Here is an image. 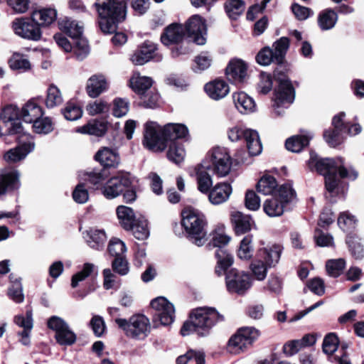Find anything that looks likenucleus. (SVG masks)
<instances>
[{
	"mask_svg": "<svg viewBox=\"0 0 364 364\" xmlns=\"http://www.w3.org/2000/svg\"><path fill=\"white\" fill-rule=\"evenodd\" d=\"M308 166L311 170H316L325 177V186L329 197H335L343 194L345 185L341 178H349L354 180L358 176V173L353 170H348L342 158L319 159L314 152L310 154Z\"/></svg>",
	"mask_w": 364,
	"mask_h": 364,
	"instance_id": "1",
	"label": "nucleus"
},
{
	"mask_svg": "<svg viewBox=\"0 0 364 364\" xmlns=\"http://www.w3.org/2000/svg\"><path fill=\"white\" fill-rule=\"evenodd\" d=\"M232 159L224 147H215L208 152L203 161L194 167L196 180L200 182V188L206 191L213 183V173L219 178L225 177L230 172Z\"/></svg>",
	"mask_w": 364,
	"mask_h": 364,
	"instance_id": "2",
	"label": "nucleus"
},
{
	"mask_svg": "<svg viewBox=\"0 0 364 364\" xmlns=\"http://www.w3.org/2000/svg\"><path fill=\"white\" fill-rule=\"evenodd\" d=\"M188 129L183 124H168L164 127L157 122L148 121L144 124L142 144L154 152H162L167 146V141L185 138Z\"/></svg>",
	"mask_w": 364,
	"mask_h": 364,
	"instance_id": "3",
	"label": "nucleus"
},
{
	"mask_svg": "<svg viewBox=\"0 0 364 364\" xmlns=\"http://www.w3.org/2000/svg\"><path fill=\"white\" fill-rule=\"evenodd\" d=\"M224 320L215 308L199 307L190 314L189 319L181 327V333L183 336L196 333L198 336L203 337L209 335L211 328L218 323Z\"/></svg>",
	"mask_w": 364,
	"mask_h": 364,
	"instance_id": "4",
	"label": "nucleus"
},
{
	"mask_svg": "<svg viewBox=\"0 0 364 364\" xmlns=\"http://www.w3.org/2000/svg\"><path fill=\"white\" fill-rule=\"evenodd\" d=\"M94 6L101 31L104 33H112L117 30V24L126 18L127 0H98Z\"/></svg>",
	"mask_w": 364,
	"mask_h": 364,
	"instance_id": "5",
	"label": "nucleus"
},
{
	"mask_svg": "<svg viewBox=\"0 0 364 364\" xmlns=\"http://www.w3.org/2000/svg\"><path fill=\"white\" fill-rule=\"evenodd\" d=\"M182 226L190 240L197 246H202L207 240L205 216L198 210L186 208L182 212Z\"/></svg>",
	"mask_w": 364,
	"mask_h": 364,
	"instance_id": "6",
	"label": "nucleus"
},
{
	"mask_svg": "<svg viewBox=\"0 0 364 364\" xmlns=\"http://www.w3.org/2000/svg\"><path fill=\"white\" fill-rule=\"evenodd\" d=\"M115 323L125 335L136 340H143L151 331L149 319L143 314H134L129 319L116 318Z\"/></svg>",
	"mask_w": 364,
	"mask_h": 364,
	"instance_id": "7",
	"label": "nucleus"
},
{
	"mask_svg": "<svg viewBox=\"0 0 364 364\" xmlns=\"http://www.w3.org/2000/svg\"><path fill=\"white\" fill-rule=\"evenodd\" d=\"M228 139L232 142L243 140L250 155L257 156L262 151V143L257 131L240 126H234L228 130Z\"/></svg>",
	"mask_w": 364,
	"mask_h": 364,
	"instance_id": "8",
	"label": "nucleus"
},
{
	"mask_svg": "<svg viewBox=\"0 0 364 364\" xmlns=\"http://www.w3.org/2000/svg\"><path fill=\"white\" fill-rule=\"evenodd\" d=\"M278 87L275 90L272 107L274 112L279 116L293 103L295 91L291 81L286 77H278Z\"/></svg>",
	"mask_w": 364,
	"mask_h": 364,
	"instance_id": "9",
	"label": "nucleus"
},
{
	"mask_svg": "<svg viewBox=\"0 0 364 364\" xmlns=\"http://www.w3.org/2000/svg\"><path fill=\"white\" fill-rule=\"evenodd\" d=\"M259 336V331L254 327L240 328L229 339L228 350L234 354L242 353L249 348Z\"/></svg>",
	"mask_w": 364,
	"mask_h": 364,
	"instance_id": "10",
	"label": "nucleus"
},
{
	"mask_svg": "<svg viewBox=\"0 0 364 364\" xmlns=\"http://www.w3.org/2000/svg\"><path fill=\"white\" fill-rule=\"evenodd\" d=\"M12 29L18 36L33 41H39L42 37V31L38 23L30 17L15 18L11 23Z\"/></svg>",
	"mask_w": 364,
	"mask_h": 364,
	"instance_id": "11",
	"label": "nucleus"
},
{
	"mask_svg": "<svg viewBox=\"0 0 364 364\" xmlns=\"http://www.w3.org/2000/svg\"><path fill=\"white\" fill-rule=\"evenodd\" d=\"M47 324L50 329L55 331V338L60 345L71 346L75 343L76 334L62 318L53 316L48 320Z\"/></svg>",
	"mask_w": 364,
	"mask_h": 364,
	"instance_id": "12",
	"label": "nucleus"
},
{
	"mask_svg": "<svg viewBox=\"0 0 364 364\" xmlns=\"http://www.w3.org/2000/svg\"><path fill=\"white\" fill-rule=\"evenodd\" d=\"M151 306L156 311L153 318L156 326H158L159 324L168 326L173 322L175 309L166 298L159 296L151 301Z\"/></svg>",
	"mask_w": 364,
	"mask_h": 364,
	"instance_id": "13",
	"label": "nucleus"
},
{
	"mask_svg": "<svg viewBox=\"0 0 364 364\" xmlns=\"http://www.w3.org/2000/svg\"><path fill=\"white\" fill-rule=\"evenodd\" d=\"M225 282L228 291L238 294H243L252 285L250 276L236 269H231L226 273Z\"/></svg>",
	"mask_w": 364,
	"mask_h": 364,
	"instance_id": "14",
	"label": "nucleus"
},
{
	"mask_svg": "<svg viewBox=\"0 0 364 364\" xmlns=\"http://www.w3.org/2000/svg\"><path fill=\"white\" fill-rule=\"evenodd\" d=\"M196 182L198 190L203 194H208L209 202L214 205L226 202L232 192V186L228 183L220 182L214 186L212 184L208 187L206 191H204L200 188L199 181L196 180Z\"/></svg>",
	"mask_w": 364,
	"mask_h": 364,
	"instance_id": "15",
	"label": "nucleus"
},
{
	"mask_svg": "<svg viewBox=\"0 0 364 364\" xmlns=\"http://www.w3.org/2000/svg\"><path fill=\"white\" fill-rule=\"evenodd\" d=\"M185 28V33L195 43L204 45L206 42V26L203 19L198 15H194L188 19Z\"/></svg>",
	"mask_w": 364,
	"mask_h": 364,
	"instance_id": "16",
	"label": "nucleus"
},
{
	"mask_svg": "<svg viewBox=\"0 0 364 364\" xmlns=\"http://www.w3.org/2000/svg\"><path fill=\"white\" fill-rule=\"evenodd\" d=\"M132 186V181L128 174L120 173L111 178L104 187L102 193L107 198H114Z\"/></svg>",
	"mask_w": 364,
	"mask_h": 364,
	"instance_id": "17",
	"label": "nucleus"
},
{
	"mask_svg": "<svg viewBox=\"0 0 364 364\" xmlns=\"http://www.w3.org/2000/svg\"><path fill=\"white\" fill-rule=\"evenodd\" d=\"M345 112H341L338 115L334 116L332 120L333 129L326 130L323 134L326 141L333 147L340 144L343 141V132H345L343 129V118L345 117Z\"/></svg>",
	"mask_w": 364,
	"mask_h": 364,
	"instance_id": "18",
	"label": "nucleus"
},
{
	"mask_svg": "<svg viewBox=\"0 0 364 364\" xmlns=\"http://www.w3.org/2000/svg\"><path fill=\"white\" fill-rule=\"evenodd\" d=\"M225 74L233 83H242L247 77V65L242 60L233 59L228 63Z\"/></svg>",
	"mask_w": 364,
	"mask_h": 364,
	"instance_id": "19",
	"label": "nucleus"
},
{
	"mask_svg": "<svg viewBox=\"0 0 364 364\" xmlns=\"http://www.w3.org/2000/svg\"><path fill=\"white\" fill-rule=\"evenodd\" d=\"M156 46L150 41H145L133 53L131 60L134 65H142L157 57Z\"/></svg>",
	"mask_w": 364,
	"mask_h": 364,
	"instance_id": "20",
	"label": "nucleus"
},
{
	"mask_svg": "<svg viewBox=\"0 0 364 364\" xmlns=\"http://www.w3.org/2000/svg\"><path fill=\"white\" fill-rule=\"evenodd\" d=\"M283 247L278 244L259 248L257 257L267 264L269 268L274 267L279 262Z\"/></svg>",
	"mask_w": 364,
	"mask_h": 364,
	"instance_id": "21",
	"label": "nucleus"
},
{
	"mask_svg": "<svg viewBox=\"0 0 364 364\" xmlns=\"http://www.w3.org/2000/svg\"><path fill=\"white\" fill-rule=\"evenodd\" d=\"M19 173L18 171L5 170L0 174V195L17 190L20 188Z\"/></svg>",
	"mask_w": 364,
	"mask_h": 364,
	"instance_id": "22",
	"label": "nucleus"
},
{
	"mask_svg": "<svg viewBox=\"0 0 364 364\" xmlns=\"http://www.w3.org/2000/svg\"><path fill=\"white\" fill-rule=\"evenodd\" d=\"M0 117L4 123L11 122L12 127L9 129L11 134H17L21 132V124L16 122L21 117V112L16 105L5 106L1 110Z\"/></svg>",
	"mask_w": 364,
	"mask_h": 364,
	"instance_id": "23",
	"label": "nucleus"
},
{
	"mask_svg": "<svg viewBox=\"0 0 364 364\" xmlns=\"http://www.w3.org/2000/svg\"><path fill=\"white\" fill-rule=\"evenodd\" d=\"M186 36L185 28L182 24L172 23L167 26L161 36L163 44L168 46L180 43Z\"/></svg>",
	"mask_w": 364,
	"mask_h": 364,
	"instance_id": "24",
	"label": "nucleus"
},
{
	"mask_svg": "<svg viewBox=\"0 0 364 364\" xmlns=\"http://www.w3.org/2000/svg\"><path fill=\"white\" fill-rule=\"evenodd\" d=\"M108 89V82L105 75H92L87 80L86 91L89 97L96 98Z\"/></svg>",
	"mask_w": 364,
	"mask_h": 364,
	"instance_id": "25",
	"label": "nucleus"
},
{
	"mask_svg": "<svg viewBox=\"0 0 364 364\" xmlns=\"http://www.w3.org/2000/svg\"><path fill=\"white\" fill-rule=\"evenodd\" d=\"M33 21H35L41 29L54 23L57 18V11L54 8H41L33 10L31 14Z\"/></svg>",
	"mask_w": 364,
	"mask_h": 364,
	"instance_id": "26",
	"label": "nucleus"
},
{
	"mask_svg": "<svg viewBox=\"0 0 364 364\" xmlns=\"http://www.w3.org/2000/svg\"><path fill=\"white\" fill-rule=\"evenodd\" d=\"M95 159L105 167H117L120 163V157L117 150L102 147L96 153Z\"/></svg>",
	"mask_w": 364,
	"mask_h": 364,
	"instance_id": "27",
	"label": "nucleus"
},
{
	"mask_svg": "<svg viewBox=\"0 0 364 364\" xmlns=\"http://www.w3.org/2000/svg\"><path fill=\"white\" fill-rule=\"evenodd\" d=\"M43 115V108L36 99L28 101L21 110V118L26 123H33Z\"/></svg>",
	"mask_w": 364,
	"mask_h": 364,
	"instance_id": "28",
	"label": "nucleus"
},
{
	"mask_svg": "<svg viewBox=\"0 0 364 364\" xmlns=\"http://www.w3.org/2000/svg\"><path fill=\"white\" fill-rule=\"evenodd\" d=\"M34 143L32 141L25 142L14 149H11L4 154V159L8 163H16L23 159L28 154L34 149Z\"/></svg>",
	"mask_w": 364,
	"mask_h": 364,
	"instance_id": "29",
	"label": "nucleus"
},
{
	"mask_svg": "<svg viewBox=\"0 0 364 364\" xmlns=\"http://www.w3.org/2000/svg\"><path fill=\"white\" fill-rule=\"evenodd\" d=\"M14 322L23 328L21 332L18 333V336L21 337L20 341L25 346L28 345L30 343V333L33 328L32 312L27 311L26 317L23 315L15 316Z\"/></svg>",
	"mask_w": 364,
	"mask_h": 364,
	"instance_id": "30",
	"label": "nucleus"
},
{
	"mask_svg": "<svg viewBox=\"0 0 364 364\" xmlns=\"http://www.w3.org/2000/svg\"><path fill=\"white\" fill-rule=\"evenodd\" d=\"M205 91L213 100H218L225 97L230 92L228 85L223 80H215L205 85Z\"/></svg>",
	"mask_w": 364,
	"mask_h": 364,
	"instance_id": "31",
	"label": "nucleus"
},
{
	"mask_svg": "<svg viewBox=\"0 0 364 364\" xmlns=\"http://www.w3.org/2000/svg\"><path fill=\"white\" fill-rule=\"evenodd\" d=\"M231 222L235 233L238 235L249 232L253 224V220L250 215L238 211L232 213Z\"/></svg>",
	"mask_w": 364,
	"mask_h": 364,
	"instance_id": "32",
	"label": "nucleus"
},
{
	"mask_svg": "<svg viewBox=\"0 0 364 364\" xmlns=\"http://www.w3.org/2000/svg\"><path fill=\"white\" fill-rule=\"evenodd\" d=\"M83 237L87 244L92 249H102L106 241L107 235L103 230L90 228L83 232Z\"/></svg>",
	"mask_w": 364,
	"mask_h": 364,
	"instance_id": "33",
	"label": "nucleus"
},
{
	"mask_svg": "<svg viewBox=\"0 0 364 364\" xmlns=\"http://www.w3.org/2000/svg\"><path fill=\"white\" fill-rule=\"evenodd\" d=\"M233 102L237 110L242 114H247L255 110L256 105L254 100L244 92L234 93Z\"/></svg>",
	"mask_w": 364,
	"mask_h": 364,
	"instance_id": "34",
	"label": "nucleus"
},
{
	"mask_svg": "<svg viewBox=\"0 0 364 364\" xmlns=\"http://www.w3.org/2000/svg\"><path fill=\"white\" fill-rule=\"evenodd\" d=\"M116 213L120 225L126 230H131L137 220L133 209L129 207L119 205Z\"/></svg>",
	"mask_w": 364,
	"mask_h": 364,
	"instance_id": "35",
	"label": "nucleus"
},
{
	"mask_svg": "<svg viewBox=\"0 0 364 364\" xmlns=\"http://www.w3.org/2000/svg\"><path fill=\"white\" fill-rule=\"evenodd\" d=\"M313 138V134L306 132L301 135L293 136L287 139L285 146L287 150L292 152H299L305 146H308L309 141Z\"/></svg>",
	"mask_w": 364,
	"mask_h": 364,
	"instance_id": "36",
	"label": "nucleus"
},
{
	"mask_svg": "<svg viewBox=\"0 0 364 364\" xmlns=\"http://www.w3.org/2000/svg\"><path fill=\"white\" fill-rule=\"evenodd\" d=\"M59 26L63 31L73 39L82 37L83 26L75 20L65 18L60 21Z\"/></svg>",
	"mask_w": 364,
	"mask_h": 364,
	"instance_id": "37",
	"label": "nucleus"
},
{
	"mask_svg": "<svg viewBox=\"0 0 364 364\" xmlns=\"http://www.w3.org/2000/svg\"><path fill=\"white\" fill-rule=\"evenodd\" d=\"M107 129V123L99 120H92L87 124L78 127L77 132L82 134H87L97 136H103Z\"/></svg>",
	"mask_w": 364,
	"mask_h": 364,
	"instance_id": "38",
	"label": "nucleus"
},
{
	"mask_svg": "<svg viewBox=\"0 0 364 364\" xmlns=\"http://www.w3.org/2000/svg\"><path fill=\"white\" fill-rule=\"evenodd\" d=\"M338 21L337 14L331 9L321 11L318 16V23L320 28L327 31L333 28Z\"/></svg>",
	"mask_w": 364,
	"mask_h": 364,
	"instance_id": "39",
	"label": "nucleus"
},
{
	"mask_svg": "<svg viewBox=\"0 0 364 364\" xmlns=\"http://www.w3.org/2000/svg\"><path fill=\"white\" fill-rule=\"evenodd\" d=\"M153 83L151 77L134 75L130 79V87L139 96L149 90Z\"/></svg>",
	"mask_w": 364,
	"mask_h": 364,
	"instance_id": "40",
	"label": "nucleus"
},
{
	"mask_svg": "<svg viewBox=\"0 0 364 364\" xmlns=\"http://www.w3.org/2000/svg\"><path fill=\"white\" fill-rule=\"evenodd\" d=\"M287 207L281 203L277 196L265 200L263 205L264 211L270 217H278L283 214Z\"/></svg>",
	"mask_w": 364,
	"mask_h": 364,
	"instance_id": "41",
	"label": "nucleus"
},
{
	"mask_svg": "<svg viewBox=\"0 0 364 364\" xmlns=\"http://www.w3.org/2000/svg\"><path fill=\"white\" fill-rule=\"evenodd\" d=\"M85 176H87L85 181L93 185L95 188H99L109 177V172L105 168H95L87 172Z\"/></svg>",
	"mask_w": 364,
	"mask_h": 364,
	"instance_id": "42",
	"label": "nucleus"
},
{
	"mask_svg": "<svg viewBox=\"0 0 364 364\" xmlns=\"http://www.w3.org/2000/svg\"><path fill=\"white\" fill-rule=\"evenodd\" d=\"M274 196H277L279 200L287 207L296 202V193L289 184L281 186L277 191Z\"/></svg>",
	"mask_w": 364,
	"mask_h": 364,
	"instance_id": "43",
	"label": "nucleus"
},
{
	"mask_svg": "<svg viewBox=\"0 0 364 364\" xmlns=\"http://www.w3.org/2000/svg\"><path fill=\"white\" fill-rule=\"evenodd\" d=\"M130 230L132 231V234L137 240H144L147 239L149 236L147 220L143 216L138 217L136 222Z\"/></svg>",
	"mask_w": 364,
	"mask_h": 364,
	"instance_id": "44",
	"label": "nucleus"
},
{
	"mask_svg": "<svg viewBox=\"0 0 364 364\" xmlns=\"http://www.w3.org/2000/svg\"><path fill=\"white\" fill-rule=\"evenodd\" d=\"M205 364V354L202 351L188 350L186 354L180 355L176 359L177 364Z\"/></svg>",
	"mask_w": 364,
	"mask_h": 364,
	"instance_id": "45",
	"label": "nucleus"
},
{
	"mask_svg": "<svg viewBox=\"0 0 364 364\" xmlns=\"http://www.w3.org/2000/svg\"><path fill=\"white\" fill-rule=\"evenodd\" d=\"M273 53L277 63H282L289 47V40L287 37H282L272 46Z\"/></svg>",
	"mask_w": 364,
	"mask_h": 364,
	"instance_id": "46",
	"label": "nucleus"
},
{
	"mask_svg": "<svg viewBox=\"0 0 364 364\" xmlns=\"http://www.w3.org/2000/svg\"><path fill=\"white\" fill-rule=\"evenodd\" d=\"M231 240L223 226L218 227L212 233L210 244L220 249L227 245Z\"/></svg>",
	"mask_w": 364,
	"mask_h": 364,
	"instance_id": "47",
	"label": "nucleus"
},
{
	"mask_svg": "<svg viewBox=\"0 0 364 364\" xmlns=\"http://www.w3.org/2000/svg\"><path fill=\"white\" fill-rule=\"evenodd\" d=\"M9 63L12 70H18L21 73L29 70L31 67L29 60L20 53H14Z\"/></svg>",
	"mask_w": 364,
	"mask_h": 364,
	"instance_id": "48",
	"label": "nucleus"
},
{
	"mask_svg": "<svg viewBox=\"0 0 364 364\" xmlns=\"http://www.w3.org/2000/svg\"><path fill=\"white\" fill-rule=\"evenodd\" d=\"M186 155L183 146L176 141H172L169 145L167 152L168 159L176 164H181Z\"/></svg>",
	"mask_w": 364,
	"mask_h": 364,
	"instance_id": "49",
	"label": "nucleus"
},
{
	"mask_svg": "<svg viewBox=\"0 0 364 364\" xmlns=\"http://www.w3.org/2000/svg\"><path fill=\"white\" fill-rule=\"evenodd\" d=\"M277 186V181L273 176H264L258 181L257 184V190L259 193H261L263 195H269L274 191Z\"/></svg>",
	"mask_w": 364,
	"mask_h": 364,
	"instance_id": "50",
	"label": "nucleus"
},
{
	"mask_svg": "<svg viewBox=\"0 0 364 364\" xmlns=\"http://www.w3.org/2000/svg\"><path fill=\"white\" fill-rule=\"evenodd\" d=\"M63 102V96L59 88L50 85L47 90L46 105L48 108H53L60 105Z\"/></svg>",
	"mask_w": 364,
	"mask_h": 364,
	"instance_id": "51",
	"label": "nucleus"
},
{
	"mask_svg": "<svg viewBox=\"0 0 364 364\" xmlns=\"http://www.w3.org/2000/svg\"><path fill=\"white\" fill-rule=\"evenodd\" d=\"M215 257L218 258V266L215 268V272L218 275H220L232 265L233 258L230 255L222 250L216 251Z\"/></svg>",
	"mask_w": 364,
	"mask_h": 364,
	"instance_id": "52",
	"label": "nucleus"
},
{
	"mask_svg": "<svg viewBox=\"0 0 364 364\" xmlns=\"http://www.w3.org/2000/svg\"><path fill=\"white\" fill-rule=\"evenodd\" d=\"M252 236L251 235H246L241 240L240 247L237 250V256L243 260H248L252 256L253 247L252 245Z\"/></svg>",
	"mask_w": 364,
	"mask_h": 364,
	"instance_id": "53",
	"label": "nucleus"
},
{
	"mask_svg": "<svg viewBox=\"0 0 364 364\" xmlns=\"http://www.w3.org/2000/svg\"><path fill=\"white\" fill-rule=\"evenodd\" d=\"M74 46H73V51L75 58L78 60H84L90 53V48L87 41L80 37L79 38L74 39Z\"/></svg>",
	"mask_w": 364,
	"mask_h": 364,
	"instance_id": "54",
	"label": "nucleus"
},
{
	"mask_svg": "<svg viewBox=\"0 0 364 364\" xmlns=\"http://www.w3.org/2000/svg\"><path fill=\"white\" fill-rule=\"evenodd\" d=\"M225 11L231 19H237L245 11V3L242 0H230L225 4Z\"/></svg>",
	"mask_w": 364,
	"mask_h": 364,
	"instance_id": "55",
	"label": "nucleus"
},
{
	"mask_svg": "<svg viewBox=\"0 0 364 364\" xmlns=\"http://www.w3.org/2000/svg\"><path fill=\"white\" fill-rule=\"evenodd\" d=\"M345 266V259L339 258L327 261L326 268L329 276L332 277H338L342 274Z\"/></svg>",
	"mask_w": 364,
	"mask_h": 364,
	"instance_id": "56",
	"label": "nucleus"
},
{
	"mask_svg": "<svg viewBox=\"0 0 364 364\" xmlns=\"http://www.w3.org/2000/svg\"><path fill=\"white\" fill-rule=\"evenodd\" d=\"M12 279V275H10V279L12 284L8 290V296L16 303H21L24 299L21 283L18 279H16L14 281H13Z\"/></svg>",
	"mask_w": 364,
	"mask_h": 364,
	"instance_id": "57",
	"label": "nucleus"
},
{
	"mask_svg": "<svg viewBox=\"0 0 364 364\" xmlns=\"http://www.w3.org/2000/svg\"><path fill=\"white\" fill-rule=\"evenodd\" d=\"M269 268L267 264L258 257L250 264V269L253 275L259 281H262L266 278Z\"/></svg>",
	"mask_w": 364,
	"mask_h": 364,
	"instance_id": "58",
	"label": "nucleus"
},
{
	"mask_svg": "<svg viewBox=\"0 0 364 364\" xmlns=\"http://www.w3.org/2000/svg\"><path fill=\"white\" fill-rule=\"evenodd\" d=\"M347 244L351 255L357 259H360L364 257L363 245L360 240L355 236H350L347 239Z\"/></svg>",
	"mask_w": 364,
	"mask_h": 364,
	"instance_id": "59",
	"label": "nucleus"
},
{
	"mask_svg": "<svg viewBox=\"0 0 364 364\" xmlns=\"http://www.w3.org/2000/svg\"><path fill=\"white\" fill-rule=\"evenodd\" d=\"M62 113L67 120L75 121L82 117V110L75 102H69L66 104L65 108L62 109Z\"/></svg>",
	"mask_w": 364,
	"mask_h": 364,
	"instance_id": "60",
	"label": "nucleus"
},
{
	"mask_svg": "<svg viewBox=\"0 0 364 364\" xmlns=\"http://www.w3.org/2000/svg\"><path fill=\"white\" fill-rule=\"evenodd\" d=\"M33 129L37 134H48L53 129L52 121L49 117L38 118L33 123Z\"/></svg>",
	"mask_w": 364,
	"mask_h": 364,
	"instance_id": "61",
	"label": "nucleus"
},
{
	"mask_svg": "<svg viewBox=\"0 0 364 364\" xmlns=\"http://www.w3.org/2000/svg\"><path fill=\"white\" fill-rule=\"evenodd\" d=\"M86 110L91 116L106 113L109 111V105L107 102L102 100H97L90 102Z\"/></svg>",
	"mask_w": 364,
	"mask_h": 364,
	"instance_id": "62",
	"label": "nucleus"
},
{
	"mask_svg": "<svg viewBox=\"0 0 364 364\" xmlns=\"http://www.w3.org/2000/svg\"><path fill=\"white\" fill-rule=\"evenodd\" d=\"M89 326L95 336L98 338L102 336L107 330L104 318L99 315H94L92 317Z\"/></svg>",
	"mask_w": 364,
	"mask_h": 364,
	"instance_id": "63",
	"label": "nucleus"
},
{
	"mask_svg": "<svg viewBox=\"0 0 364 364\" xmlns=\"http://www.w3.org/2000/svg\"><path fill=\"white\" fill-rule=\"evenodd\" d=\"M338 344L337 336L333 333H328L323 339V350L325 353L331 355L338 349Z\"/></svg>",
	"mask_w": 364,
	"mask_h": 364,
	"instance_id": "64",
	"label": "nucleus"
}]
</instances>
